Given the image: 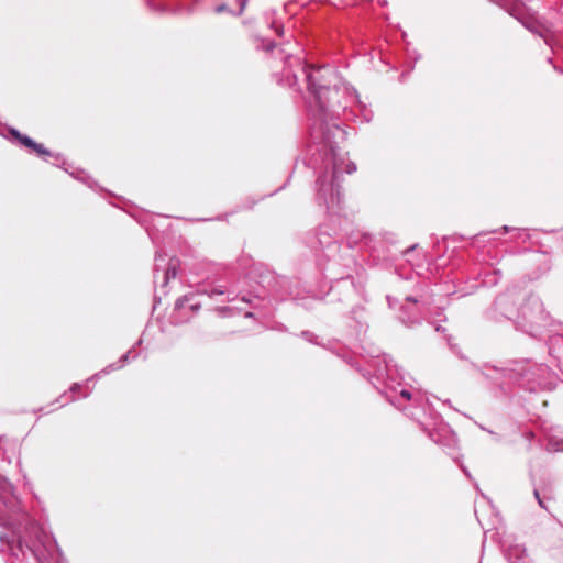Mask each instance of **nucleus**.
<instances>
[{
  "label": "nucleus",
  "instance_id": "nucleus-1",
  "mask_svg": "<svg viewBox=\"0 0 563 563\" xmlns=\"http://www.w3.org/2000/svg\"><path fill=\"white\" fill-rule=\"evenodd\" d=\"M307 80L308 90L313 100L310 110L316 117L310 136L316 145V153L322 158L324 170L317 178V201L327 211L336 214L341 205L340 178L343 173L356 170L353 162L341 152L339 144L345 140V131L336 123H328V119L336 118L341 111L353 102L357 96L346 86L330 87L329 78L334 76L329 67H301Z\"/></svg>",
  "mask_w": 563,
  "mask_h": 563
},
{
  "label": "nucleus",
  "instance_id": "nucleus-2",
  "mask_svg": "<svg viewBox=\"0 0 563 563\" xmlns=\"http://www.w3.org/2000/svg\"><path fill=\"white\" fill-rule=\"evenodd\" d=\"M543 319L542 303L538 298H530L522 305L516 317V322L523 331L533 333L536 325Z\"/></svg>",
  "mask_w": 563,
  "mask_h": 563
},
{
  "label": "nucleus",
  "instance_id": "nucleus-3",
  "mask_svg": "<svg viewBox=\"0 0 563 563\" xmlns=\"http://www.w3.org/2000/svg\"><path fill=\"white\" fill-rule=\"evenodd\" d=\"M9 132L16 142H19L21 145L30 148L31 151L36 153L38 156L43 157L45 161L48 162L49 161L48 157H49V158L54 159L53 164H58L59 162H64L60 155L52 154L47 148L44 147L43 144L36 143L27 135L21 134L18 130L10 129Z\"/></svg>",
  "mask_w": 563,
  "mask_h": 563
},
{
  "label": "nucleus",
  "instance_id": "nucleus-4",
  "mask_svg": "<svg viewBox=\"0 0 563 563\" xmlns=\"http://www.w3.org/2000/svg\"><path fill=\"white\" fill-rule=\"evenodd\" d=\"M0 539L3 543H7L9 550H11V551H13L12 544L14 542H16L18 550L23 552V540L20 536L16 538L14 537L12 540H9V539H7L5 536L1 534ZM43 539H47V537L46 536L38 537L37 541H26V540L24 541L25 547L32 552L33 555H35L37 558V560L41 563H44V558H43V554L41 553L37 542L44 544L45 541Z\"/></svg>",
  "mask_w": 563,
  "mask_h": 563
},
{
  "label": "nucleus",
  "instance_id": "nucleus-5",
  "mask_svg": "<svg viewBox=\"0 0 563 563\" xmlns=\"http://www.w3.org/2000/svg\"><path fill=\"white\" fill-rule=\"evenodd\" d=\"M200 307L201 303L199 300H197V295L195 294L186 295L179 298L175 303V309L184 316L186 314L187 310L195 313L200 309Z\"/></svg>",
  "mask_w": 563,
  "mask_h": 563
},
{
  "label": "nucleus",
  "instance_id": "nucleus-6",
  "mask_svg": "<svg viewBox=\"0 0 563 563\" xmlns=\"http://www.w3.org/2000/svg\"><path fill=\"white\" fill-rule=\"evenodd\" d=\"M506 556L510 563H526L527 550L522 544L509 545L506 550Z\"/></svg>",
  "mask_w": 563,
  "mask_h": 563
},
{
  "label": "nucleus",
  "instance_id": "nucleus-7",
  "mask_svg": "<svg viewBox=\"0 0 563 563\" xmlns=\"http://www.w3.org/2000/svg\"><path fill=\"white\" fill-rule=\"evenodd\" d=\"M384 363H385V374L382 371H378L377 378L384 379L385 382L393 380L394 373H397L396 365L391 364V360L388 361L386 358H384ZM386 385L388 386V388H390L391 391H394V393L397 391V389L393 385H389V383H386Z\"/></svg>",
  "mask_w": 563,
  "mask_h": 563
},
{
  "label": "nucleus",
  "instance_id": "nucleus-8",
  "mask_svg": "<svg viewBox=\"0 0 563 563\" xmlns=\"http://www.w3.org/2000/svg\"><path fill=\"white\" fill-rule=\"evenodd\" d=\"M179 261L177 258H169L167 268L164 271L163 279L166 285L169 279L175 278L178 273Z\"/></svg>",
  "mask_w": 563,
  "mask_h": 563
},
{
  "label": "nucleus",
  "instance_id": "nucleus-9",
  "mask_svg": "<svg viewBox=\"0 0 563 563\" xmlns=\"http://www.w3.org/2000/svg\"><path fill=\"white\" fill-rule=\"evenodd\" d=\"M510 295L504 294L499 296L495 302L498 310H500L501 313H504L508 319H511L512 310L507 308V305L510 302Z\"/></svg>",
  "mask_w": 563,
  "mask_h": 563
},
{
  "label": "nucleus",
  "instance_id": "nucleus-10",
  "mask_svg": "<svg viewBox=\"0 0 563 563\" xmlns=\"http://www.w3.org/2000/svg\"><path fill=\"white\" fill-rule=\"evenodd\" d=\"M548 449L554 452H563V439H550L548 442Z\"/></svg>",
  "mask_w": 563,
  "mask_h": 563
},
{
  "label": "nucleus",
  "instance_id": "nucleus-11",
  "mask_svg": "<svg viewBox=\"0 0 563 563\" xmlns=\"http://www.w3.org/2000/svg\"><path fill=\"white\" fill-rule=\"evenodd\" d=\"M533 495H534V497H536V499H537V501H538L539 506H540L541 508H543V509H547V506L544 505L543 499L540 497V494H539V490H538V489H534V490H533Z\"/></svg>",
  "mask_w": 563,
  "mask_h": 563
},
{
  "label": "nucleus",
  "instance_id": "nucleus-12",
  "mask_svg": "<svg viewBox=\"0 0 563 563\" xmlns=\"http://www.w3.org/2000/svg\"><path fill=\"white\" fill-rule=\"evenodd\" d=\"M239 1V4H240V8L238 10V12H235L234 14L235 15H241L246 7V2L247 0H238Z\"/></svg>",
  "mask_w": 563,
  "mask_h": 563
},
{
  "label": "nucleus",
  "instance_id": "nucleus-13",
  "mask_svg": "<svg viewBox=\"0 0 563 563\" xmlns=\"http://www.w3.org/2000/svg\"><path fill=\"white\" fill-rule=\"evenodd\" d=\"M214 11L217 13H223V12H228L229 11V8L227 4L222 3V4H219L216 7Z\"/></svg>",
  "mask_w": 563,
  "mask_h": 563
},
{
  "label": "nucleus",
  "instance_id": "nucleus-14",
  "mask_svg": "<svg viewBox=\"0 0 563 563\" xmlns=\"http://www.w3.org/2000/svg\"><path fill=\"white\" fill-rule=\"evenodd\" d=\"M399 395H400L401 398H404L406 400H409L411 398V394L407 389H405V388H401L399 390Z\"/></svg>",
  "mask_w": 563,
  "mask_h": 563
},
{
  "label": "nucleus",
  "instance_id": "nucleus-15",
  "mask_svg": "<svg viewBox=\"0 0 563 563\" xmlns=\"http://www.w3.org/2000/svg\"><path fill=\"white\" fill-rule=\"evenodd\" d=\"M523 24H525V26H526L527 29L531 30L532 32H537V29H534V26H533L532 24H530V23H523ZM538 33H539L542 37H544V38H545V42H547V43H549V42H548V38L545 37V35H544L541 31H538Z\"/></svg>",
  "mask_w": 563,
  "mask_h": 563
},
{
  "label": "nucleus",
  "instance_id": "nucleus-16",
  "mask_svg": "<svg viewBox=\"0 0 563 563\" xmlns=\"http://www.w3.org/2000/svg\"><path fill=\"white\" fill-rule=\"evenodd\" d=\"M224 294V290L221 289V288H213L210 292H209V296L210 297H213L214 295H223Z\"/></svg>",
  "mask_w": 563,
  "mask_h": 563
},
{
  "label": "nucleus",
  "instance_id": "nucleus-17",
  "mask_svg": "<svg viewBox=\"0 0 563 563\" xmlns=\"http://www.w3.org/2000/svg\"><path fill=\"white\" fill-rule=\"evenodd\" d=\"M164 260H165V258H164V256H163L162 254H157V255H156V257H155V262H156V263H155V272H157V271H158V267H159V264H158V263H159V261H164Z\"/></svg>",
  "mask_w": 563,
  "mask_h": 563
},
{
  "label": "nucleus",
  "instance_id": "nucleus-18",
  "mask_svg": "<svg viewBox=\"0 0 563 563\" xmlns=\"http://www.w3.org/2000/svg\"><path fill=\"white\" fill-rule=\"evenodd\" d=\"M131 353V351H128L124 355H122L120 362L125 363L129 360Z\"/></svg>",
  "mask_w": 563,
  "mask_h": 563
},
{
  "label": "nucleus",
  "instance_id": "nucleus-19",
  "mask_svg": "<svg viewBox=\"0 0 563 563\" xmlns=\"http://www.w3.org/2000/svg\"><path fill=\"white\" fill-rule=\"evenodd\" d=\"M80 388V385L79 384H74L71 387H70V391L71 393H75L77 389Z\"/></svg>",
  "mask_w": 563,
  "mask_h": 563
},
{
  "label": "nucleus",
  "instance_id": "nucleus-20",
  "mask_svg": "<svg viewBox=\"0 0 563 563\" xmlns=\"http://www.w3.org/2000/svg\"><path fill=\"white\" fill-rule=\"evenodd\" d=\"M113 369H115L114 365H110L109 367L104 368V369L102 371V373H106V374H107V373H109L110 371H113Z\"/></svg>",
  "mask_w": 563,
  "mask_h": 563
},
{
  "label": "nucleus",
  "instance_id": "nucleus-21",
  "mask_svg": "<svg viewBox=\"0 0 563 563\" xmlns=\"http://www.w3.org/2000/svg\"><path fill=\"white\" fill-rule=\"evenodd\" d=\"M62 556V553L59 549L56 547V562L59 563V558Z\"/></svg>",
  "mask_w": 563,
  "mask_h": 563
},
{
  "label": "nucleus",
  "instance_id": "nucleus-22",
  "mask_svg": "<svg viewBox=\"0 0 563 563\" xmlns=\"http://www.w3.org/2000/svg\"><path fill=\"white\" fill-rule=\"evenodd\" d=\"M302 335H303L307 340L311 341L312 333H310V332H303V333H302Z\"/></svg>",
  "mask_w": 563,
  "mask_h": 563
},
{
  "label": "nucleus",
  "instance_id": "nucleus-23",
  "mask_svg": "<svg viewBox=\"0 0 563 563\" xmlns=\"http://www.w3.org/2000/svg\"><path fill=\"white\" fill-rule=\"evenodd\" d=\"M7 488L11 489V486L7 482H4L2 485V489L5 490Z\"/></svg>",
  "mask_w": 563,
  "mask_h": 563
},
{
  "label": "nucleus",
  "instance_id": "nucleus-24",
  "mask_svg": "<svg viewBox=\"0 0 563 563\" xmlns=\"http://www.w3.org/2000/svg\"><path fill=\"white\" fill-rule=\"evenodd\" d=\"M31 530H32L33 532H36V533H37V531H38L37 527H36V526H34V525H32V526H31Z\"/></svg>",
  "mask_w": 563,
  "mask_h": 563
},
{
  "label": "nucleus",
  "instance_id": "nucleus-25",
  "mask_svg": "<svg viewBox=\"0 0 563 563\" xmlns=\"http://www.w3.org/2000/svg\"><path fill=\"white\" fill-rule=\"evenodd\" d=\"M503 230H504V232H505V233H507V232H509V231H510V228H509V227H507V225H505V227H503Z\"/></svg>",
  "mask_w": 563,
  "mask_h": 563
},
{
  "label": "nucleus",
  "instance_id": "nucleus-26",
  "mask_svg": "<svg viewBox=\"0 0 563 563\" xmlns=\"http://www.w3.org/2000/svg\"><path fill=\"white\" fill-rule=\"evenodd\" d=\"M364 117H365V120H366V121H369V120H371V118H372L371 115H367V114H365Z\"/></svg>",
  "mask_w": 563,
  "mask_h": 563
},
{
  "label": "nucleus",
  "instance_id": "nucleus-27",
  "mask_svg": "<svg viewBox=\"0 0 563 563\" xmlns=\"http://www.w3.org/2000/svg\"><path fill=\"white\" fill-rule=\"evenodd\" d=\"M387 397L389 399V402L395 404L394 400L391 399V396H387Z\"/></svg>",
  "mask_w": 563,
  "mask_h": 563
},
{
  "label": "nucleus",
  "instance_id": "nucleus-28",
  "mask_svg": "<svg viewBox=\"0 0 563 563\" xmlns=\"http://www.w3.org/2000/svg\"><path fill=\"white\" fill-rule=\"evenodd\" d=\"M407 300L415 301L411 297H407Z\"/></svg>",
  "mask_w": 563,
  "mask_h": 563
},
{
  "label": "nucleus",
  "instance_id": "nucleus-29",
  "mask_svg": "<svg viewBox=\"0 0 563 563\" xmlns=\"http://www.w3.org/2000/svg\"><path fill=\"white\" fill-rule=\"evenodd\" d=\"M380 4H384L385 3V0H379Z\"/></svg>",
  "mask_w": 563,
  "mask_h": 563
}]
</instances>
